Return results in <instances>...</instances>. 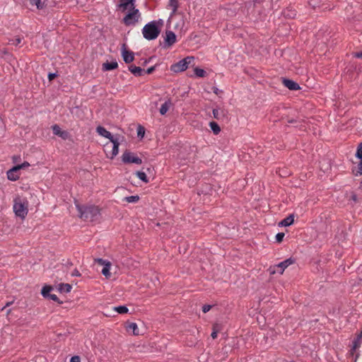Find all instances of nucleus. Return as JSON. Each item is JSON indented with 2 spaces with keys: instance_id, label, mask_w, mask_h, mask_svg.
<instances>
[{
  "instance_id": "nucleus-1",
  "label": "nucleus",
  "mask_w": 362,
  "mask_h": 362,
  "mask_svg": "<svg viewBox=\"0 0 362 362\" xmlns=\"http://www.w3.org/2000/svg\"><path fill=\"white\" fill-rule=\"evenodd\" d=\"M77 208L81 218L85 221H93L98 218L100 214L98 207L95 206H80L77 205Z\"/></svg>"
},
{
  "instance_id": "nucleus-2",
  "label": "nucleus",
  "mask_w": 362,
  "mask_h": 362,
  "mask_svg": "<svg viewBox=\"0 0 362 362\" xmlns=\"http://www.w3.org/2000/svg\"><path fill=\"white\" fill-rule=\"evenodd\" d=\"M13 211L18 217L24 218L28 212V202L26 198L17 197L13 200Z\"/></svg>"
},
{
  "instance_id": "nucleus-3",
  "label": "nucleus",
  "mask_w": 362,
  "mask_h": 362,
  "mask_svg": "<svg viewBox=\"0 0 362 362\" xmlns=\"http://www.w3.org/2000/svg\"><path fill=\"white\" fill-rule=\"evenodd\" d=\"M160 33V30L156 21H151L144 25L142 29L144 37L148 40L156 39Z\"/></svg>"
},
{
  "instance_id": "nucleus-4",
  "label": "nucleus",
  "mask_w": 362,
  "mask_h": 362,
  "mask_svg": "<svg viewBox=\"0 0 362 362\" xmlns=\"http://www.w3.org/2000/svg\"><path fill=\"white\" fill-rule=\"evenodd\" d=\"M119 144L116 139H112L105 145V151L107 157L112 159L118 154Z\"/></svg>"
},
{
  "instance_id": "nucleus-5",
  "label": "nucleus",
  "mask_w": 362,
  "mask_h": 362,
  "mask_svg": "<svg viewBox=\"0 0 362 362\" xmlns=\"http://www.w3.org/2000/svg\"><path fill=\"white\" fill-rule=\"evenodd\" d=\"M194 61L193 57H187L177 63L171 66V70L174 72H180L185 71L189 65Z\"/></svg>"
},
{
  "instance_id": "nucleus-6",
  "label": "nucleus",
  "mask_w": 362,
  "mask_h": 362,
  "mask_svg": "<svg viewBox=\"0 0 362 362\" xmlns=\"http://www.w3.org/2000/svg\"><path fill=\"white\" fill-rule=\"evenodd\" d=\"M29 166H30V164L28 162H24L23 163H22L21 165H17L14 166L13 168H12L7 172L8 179L10 180H12V181L17 180L19 178L18 171L21 169H23V168H28Z\"/></svg>"
},
{
  "instance_id": "nucleus-7",
  "label": "nucleus",
  "mask_w": 362,
  "mask_h": 362,
  "mask_svg": "<svg viewBox=\"0 0 362 362\" xmlns=\"http://www.w3.org/2000/svg\"><path fill=\"white\" fill-rule=\"evenodd\" d=\"M139 12L138 9L134 8L124 18L123 21L125 25H129L134 24L139 18Z\"/></svg>"
},
{
  "instance_id": "nucleus-8",
  "label": "nucleus",
  "mask_w": 362,
  "mask_h": 362,
  "mask_svg": "<svg viewBox=\"0 0 362 362\" xmlns=\"http://www.w3.org/2000/svg\"><path fill=\"white\" fill-rule=\"evenodd\" d=\"M122 161L124 163H136L141 164L142 160L136 156L134 153L126 151L122 155Z\"/></svg>"
},
{
  "instance_id": "nucleus-9",
  "label": "nucleus",
  "mask_w": 362,
  "mask_h": 362,
  "mask_svg": "<svg viewBox=\"0 0 362 362\" xmlns=\"http://www.w3.org/2000/svg\"><path fill=\"white\" fill-rule=\"evenodd\" d=\"M95 262H97L98 264L103 266V269L101 271L102 274L106 278H110L111 276V273L110 272V267H111L110 262H109L107 260H105V259H100V258L95 259Z\"/></svg>"
},
{
  "instance_id": "nucleus-10",
  "label": "nucleus",
  "mask_w": 362,
  "mask_h": 362,
  "mask_svg": "<svg viewBox=\"0 0 362 362\" xmlns=\"http://www.w3.org/2000/svg\"><path fill=\"white\" fill-rule=\"evenodd\" d=\"M294 262V260L291 258H288L279 264H276L274 268L273 273L279 272V274H283L285 269H286L289 265L292 264Z\"/></svg>"
},
{
  "instance_id": "nucleus-11",
  "label": "nucleus",
  "mask_w": 362,
  "mask_h": 362,
  "mask_svg": "<svg viewBox=\"0 0 362 362\" xmlns=\"http://www.w3.org/2000/svg\"><path fill=\"white\" fill-rule=\"evenodd\" d=\"M120 4L119 5V8L122 11H125L126 10H132L135 8L134 0H119Z\"/></svg>"
},
{
  "instance_id": "nucleus-12",
  "label": "nucleus",
  "mask_w": 362,
  "mask_h": 362,
  "mask_svg": "<svg viewBox=\"0 0 362 362\" xmlns=\"http://www.w3.org/2000/svg\"><path fill=\"white\" fill-rule=\"evenodd\" d=\"M52 129L54 135L59 136L64 140L69 138V133L66 131L62 130L59 125L54 124L52 127Z\"/></svg>"
},
{
  "instance_id": "nucleus-13",
  "label": "nucleus",
  "mask_w": 362,
  "mask_h": 362,
  "mask_svg": "<svg viewBox=\"0 0 362 362\" xmlns=\"http://www.w3.org/2000/svg\"><path fill=\"white\" fill-rule=\"evenodd\" d=\"M122 56L123 57L124 61L127 64L131 63L134 59V52L127 50L126 48L124 47V45L123 46V49L122 51Z\"/></svg>"
},
{
  "instance_id": "nucleus-14",
  "label": "nucleus",
  "mask_w": 362,
  "mask_h": 362,
  "mask_svg": "<svg viewBox=\"0 0 362 362\" xmlns=\"http://www.w3.org/2000/svg\"><path fill=\"white\" fill-rule=\"evenodd\" d=\"M165 42L168 47L172 46L176 42V35L173 31H166Z\"/></svg>"
},
{
  "instance_id": "nucleus-15",
  "label": "nucleus",
  "mask_w": 362,
  "mask_h": 362,
  "mask_svg": "<svg viewBox=\"0 0 362 362\" xmlns=\"http://www.w3.org/2000/svg\"><path fill=\"white\" fill-rule=\"evenodd\" d=\"M283 84L285 87L291 90H298L300 89V86L296 82L290 79L284 78L283 80Z\"/></svg>"
},
{
  "instance_id": "nucleus-16",
  "label": "nucleus",
  "mask_w": 362,
  "mask_h": 362,
  "mask_svg": "<svg viewBox=\"0 0 362 362\" xmlns=\"http://www.w3.org/2000/svg\"><path fill=\"white\" fill-rule=\"evenodd\" d=\"M96 132L97 133L100 135L101 136H103L105 138H107V139H109L110 141H111L112 139H113V136H112V134L108 132L105 128H104L103 127H101V126H98L97 128H96Z\"/></svg>"
},
{
  "instance_id": "nucleus-17",
  "label": "nucleus",
  "mask_w": 362,
  "mask_h": 362,
  "mask_svg": "<svg viewBox=\"0 0 362 362\" xmlns=\"http://www.w3.org/2000/svg\"><path fill=\"white\" fill-rule=\"evenodd\" d=\"M129 71L136 76H142L144 73V70L139 66H136L134 64L129 66Z\"/></svg>"
},
{
  "instance_id": "nucleus-18",
  "label": "nucleus",
  "mask_w": 362,
  "mask_h": 362,
  "mask_svg": "<svg viewBox=\"0 0 362 362\" xmlns=\"http://www.w3.org/2000/svg\"><path fill=\"white\" fill-rule=\"evenodd\" d=\"M361 343H362V332H361L360 334H358L357 336V337L353 341V346L351 349L352 354H354V353L360 347Z\"/></svg>"
},
{
  "instance_id": "nucleus-19",
  "label": "nucleus",
  "mask_w": 362,
  "mask_h": 362,
  "mask_svg": "<svg viewBox=\"0 0 362 362\" xmlns=\"http://www.w3.org/2000/svg\"><path fill=\"white\" fill-rule=\"evenodd\" d=\"M118 64L116 61L105 62L103 64V69L105 71H110L117 68Z\"/></svg>"
},
{
  "instance_id": "nucleus-20",
  "label": "nucleus",
  "mask_w": 362,
  "mask_h": 362,
  "mask_svg": "<svg viewBox=\"0 0 362 362\" xmlns=\"http://www.w3.org/2000/svg\"><path fill=\"white\" fill-rule=\"evenodd\" d=\"M172 105V103L170 101V100H168L167 101H165L160 107V113L162 115H164L170 109V107H171Z\"/></svg>"
},
{
  "instance_id": "nucleus-21",
  "label": "nucleus",
  "mask_w": 362,
  "mask_h": 362,
  "mask_svg": "<svg viewBox=\"0 0 362 362\" xmlns=\"http://www.w3.org/2000/svg\"><path fill=\"white\" fill-rule=\"evenodd\" d=\"M72 286L69 284H59L58 290L61 293H67L71 291Z\"/></svg>"
},
{
  "instance_id": "nucleus-22",
  "label": "nucleus",
  "mask_w": 362,
  "mask_h": 362,
  "mask_svg": "<svg viewBox=\"0 0 362 362\" xmlns=\"http://www.w3.org/2000/svg\"><path fill=\"white\" fill-rule=\"evenodd\" d=\"M127 329L129 332L132 331L134 335H138L139 334L138 326L135 322L129 323L127 326Z\"/></svg>"
},
{
  "instance_id": "nucleus-23",
  "label": "nucleus",
  "mask_w": 362,
  "mask_h": 362,
  "mask_svg": "<svg viewBox=\"0 0 362 362\" xmlns=\"http://www.w3.org/2000/svg\"><path fill=\"white\" fill-rule=\"evenodd\" d=\"M294 221V216L293 215H290L288 216H287L286 218H285L284 219H283L281 223H280V225L281 226H291Z\"/></svg>"
},
{
  "instance_id": "nucleus-24",
  "label": "nucleus",
  "mask_w": 362,
  "mask_h": 362,
  "mask_svg": "<svg viewBox=\"0 0 362 362\" xmlns=\"http://www.w3.org/2000/svg\"><path fill=\"white\" fill-rule=\"evenodd\" d=\"M178 6V0H169L168 7L172 10L173 14L176 13Z\"/></svg>"
},
{
  "instance_id": "nucleus-25",
  "label": "nucleus",
  "mask_w": 362,
  "mask_h": 362,
  "mask_svg": "<svg viewBox=\"0 0 362 362\" xmlns=\"http://www.w3.org/2000/svg\"><path fill=\"white\" fill-rule=\"evenodd\" d=\"M209 126L214 134L217 135L220 133L221 128L217 123H216L215 122H211L209 123Z\"/></svg>"
},
{
  "instance_id": "nucleus-26",
  "label": "nucleus",
  "mask_w": 362,
  "mask_h": 362,
  "mask_svg": "<svg viewBox=\"0 0 362 362\" xmlns=\"http://www.w3.org/2000/svg\"><path fill=\"white\" fill-rule=\"evenodd\" d=\"M46 0H32L31 4H35L38 9H42L45 6Z\"/></svg>"
},
{
  "instance_id": "nucleus-27",
  "label": "nucleus",
  "mask_w": 362,
  "mask_h": 362,
  "mask_svg": "<svg viewBox=\"0 0 362 362\" xmlns=\"http://www.w3.org/2000/svg\"><path fill=\"white\" fill-rule=\"evenodd\" d=\"M221 330V326L218 324H214L213 325V332L211 334L213 339H216L217 337L218 332Z\"/></svg>"
},
{
  "instance_id": "nucleus-28",
  "label": "nucleus",
  "mask_w": 362,
  "mask_h": 362,
  "mask_svg": "<svg viewBox=\"0 0 362 362\" xmlns=\"http://www.w3.org/2000/svg\"><path fill=\"white\" fill-rule=\"evenodd\" d=\"M22 41V37L20 36H16L14 38L10 39L8 41V44L17 46Z\"/></svg>"
},
{
  "instance_id": "nucleus-29",
  "label": "nucleus",
  "mask_w": 362,
  "mask_h": 362,
  "mask_svg": "<svg viewBox=\"0 0 362 362\" xmlns=\"http://www.w3.org/2000/svg\"><path fill=\"white\" fill-rule=\"evenodd\" d=\"M51 290H52L51 286H45L42 289L41 293L44 297L47 298L50 295L49 292L51 291Z\"/></svg>"
},
{
  "instance_id": "nucleus-30",
  "label": "nucleus",
  "mask_w": 362,
  "mask_h": 362,
  "mask_svg": "<svg viewBox=\"0 0 362 362\" xmlns=\"http://www.w3.org/2000/svg\"><path fill=\"white\" fill-rule=\"evenodd\" d=\"M114 310L119 314H124L128 312V308L124 305L115 307Z\"/></svg>"
},
{
  "instance_id": "nucleus-31",
  "label": "nucleus",
  "mask_w": 362,
  "mask_h": 362,
  "mask_svg": "<svg viewBox=\"0 0 362 362\" xmlns=\"http://www.w3.org/2000/svg\"><path fill=\"white\" fill-rule=\"evenodd\" d=\"M136 175L137 177H139L141 180H142L145 182H148V180L147 179V176L145 173L138 171V172H136Z\"/></svg>"
},
{
  "instance_id": "nucleus-32",
  "label": "nucleus",
  "mask_w": 362,
  "mask_h": 362,
  "mask_svg": "<svg viewBox=\"0 0 362 362\" xmlns=\"http://www.w3.org/2000/svg\"><path fill=\"white\" fill-rule=\"evenodd\" d=\"M139 197L137 195L127 197L124 198V200L129 203H136L139 201Z\"/></svg>"
},
{
  "instance_id": "nucleus-33",
  "label": "nucleus",
  "mask_w": 362,
  "mask_h": 362,
  "mask_svg": "<svg viewBox=\"0 0 362 362\" xmlns=\"http://www.w3.org/2000/svg\"><path fill=\"white\" fill-rule=\"evenodd\" d=\"M194 74H196L197 76L204 77L206 75V71L202 69L195 68Z\"/></svg>"
},
{
  "instance_id": "nucleus-34",
  "label": "nucleus",
  "mask_w": 362,
  "mask_h": 362,
  "mask_svg": "<svg viewBox=\"0 0 362 362\" xmlns=\"http://www.w3.org/2000/svg\"><path fill=\"white\" fill-rule=\"evenodd\" d=\"M213 116L215 119H219L221 116V112L218 109L213 110Z\"/></svg>"
},
{
  "instance_id": "nucleus-35",
  "label": "nucleus",
  "mask_w": 362,
  "mask_h": 362,
  "mask_svg": "<svg viewBox=\"0 0 362 362\" xmlns=\"http://www.w3.org/2000/svg\"><path fill=\"white\" fill-rule=\"evenodd\" d=\"M356 156L358 158H362V143L358 146L356 153Z\"/></svg>"
},
{
  "instance_id": "nucleus-36",
  "label": "nucleus",
  "mask_w": 362,
  "mask_h": 362,
  "mask_svg": "<svg viewBox=\"0 0 362 362\" xmlns=\"http://www.w3.org/2000/svg\"><path fill=\"white\" fill-rule=\"evenodd\" d=\"M145 134L144 128L141 126H139L137 129V134L139 136L143 137Z\"/></svg>"
},
{
  "instance_id": "nucleus-37",
  "label": "nucleus",
  "mask_w": 362,
  "mask_h": 362,
  "mask_svg": "<svg viewBox=\"0 0 362 362\" xmlns=\"http://www.w3.org/2000/svg\"><path fill=\"white\" fill-rule=\"evenodd\" d=\"M284 235H284V233H277L276 235V242L281 243L283 240Z\"/></svg>"
},
{
  "instance_id": "nucleus-38",
  "label": "nucleus",
  "mask_w": 362,
  "mask_h": 362,
  "mask_svg": "<svg viewBox=\"0 0 362 362\" xmlns=\"http://www.w3.org/2000/svg\"><path fill=\"white\" fill-rule=\"evenodd\" d=\"M211 308V306L210 305H204L203 307H202V311L206 313L207 312H209Z\"/></svg>"
},
{
  "instance_id": "nucleus-39",
  "label": "nucleus",
  "mask_w": 362,
  "mask_h": 362,
  "mask_svg": "<svg viewBox=\"0 0 362 362\" xmlns=\"http://www.w3.org/2000/svg\"><path fill=\"white\" fill-rule=\"evenodd\" d=\"M357 174L362 175V158L359 164L358 165V171Z\"/></svg>"
},
{
  "instance_id": "nucleus-40",
  "label": "nucleus",
  "mask_w": 362,
  "mask_h": 362,
  "mask_svg": "<svg viewBox=\"0 0 362 362\" xmlns=\"http://www.w3.org/2000/svg\"><path fill=\"white\" fill-rule=\"evenodd\" d=\"M155 70V66L149 67L146 71H144V73H146L148 74H151Z\"/></svg>"
},
{
  "instance_id": "nucleus-41",
  "label": "nucleus",
  "mask_w": 362,
  "mask_h": 362,
  "mask_svg": "<svg viewBox=\"0 0 362 362\" xmlns=\"http://www.w3.org/2000/svg\"><path fill=\"white\" fill-rule=\"evenodd\" d=\"M57 76V74L54 73H49L48 74V79L49 81H52L55 77Z\"/></svg>"
},
{
  "instance_id": "nucleus-42",
  "label": "nucleus",
  "mask_w": 362,
  "mask_h": 362,
  "mask_svg": "<svg viewBox=\"0 0 362 362\" xmlns=\"http://www.w3.org/2000/svg\"><path fill=\"white\" fill-rule=\"evenodd\" d=\"M48 298L56 302L59 300L58 297L55 294H50Z\"/></svg>"
},
{
  "instance_id": "nucleus-43",
  "label": "nucleus",
  "mask_w": 362,
  "mask_h": 362,
  "mask_svg": "<svg viewBox=\"0 0 362 362\" xmlns=\"http://www.w3.org/2000/svg\"><path fill=\"white\" fill-rule=\"evenodd\" d=\"M70 362H81L80 358L78 356H73L71 357Z\"/></svg>"
},
{
  "instance_id": "nucleus-44",
  "label": "nucleus",
  "mask_w": 362,
  "mask_h": 362,
  "mask_svg": "<svg viewBox=\"0 0 362 362\" xmlns=\"http://www.w3.org/2000/svg\"><path fill=\"white\" fill-rule=\"evenodd\" d=\"M213 92L216 94V95H219L220 93H222V90H219L218 88L216 87H214L213 88Z\"/></svg>"
},
{
  "instance_id": "nucleus-45",
  "label": "nucleus",
  "mask_w": 362,
  "mask_h": 362,
  "mask_svg": "<svg viewBox=\"0 0 362 362\" xmlns=\"http://www.w3.org/2000/svg\"><path fill=\"white\" fill-rule=\"evenodd\" d=\"M354 57H356V58H361L362 59V52H356L354 54Z\"/></svg>"
},
{
  "instance_id": "nucleus-46",
  "label": "nucleus",
  "mask_w": 362,
  "mask_h": 362,
  "mask_svg": "<svg viewBox=\"0 0 362 362\" xmlns=\"http://www.w3.org/2000/svg\"><path fill=\"white\" fill-rule=\"evenodd\" d=\"M72 276H81V274L77 269H75L72 273Z\"/></svg>"
},
{
  "instance_id": "nucleus-47",
  "label": "nucleus",
  "mask_w": 362,
  "mask_h": 362,
  "mask_svg": "<svg viewBox=\"0 0 362 362\" xmlns=\"http://www.w3.org/2000/svg\"><path fill=\"white\" fill-rule=\"evenodd\" d=\"M11 304V303H7L6 306H9Z\"/></svg>"
}]
</instances>
